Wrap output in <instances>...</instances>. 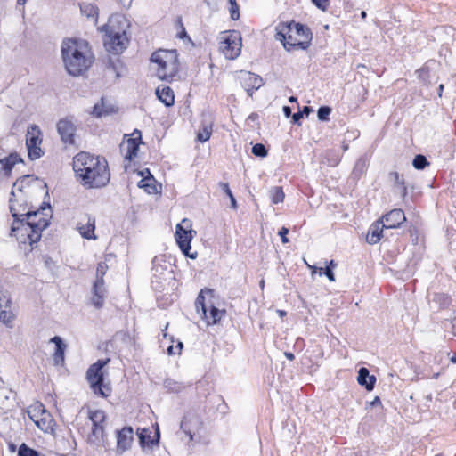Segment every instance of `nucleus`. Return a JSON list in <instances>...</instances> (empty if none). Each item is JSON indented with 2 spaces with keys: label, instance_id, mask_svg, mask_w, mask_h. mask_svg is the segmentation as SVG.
Returning <instances> with one entry per match:
<instances>
[{
  "label": "nucleus",
  "instance_id": "f257e3e1",
  "mask_svg": "<svg viewBox=\"0 0 456 456\" xmlns=\"http://www.w3.org/2000/svg\"><path fill=\"white\" fill-rule=\"evenodd\" d=\"M61 52L65 69L72 77L82 76L94 63V57L86 40L66 38Z\"/></svg>",
  "mask_w": 456,
  "mask_h": 456
},
{
  "label": "nucleus",
  "instance_id": "f03ea898",
  "mask_svg": "<svg viewBox=\"0 0 456 456\" xmlns=\"http://www.w3.org/2000/svg\"><path fill=\"white\" fill-rule=\"evenodd\" d=\"M46 183L32 174H27L18 179L12 185L9 200V210L14 219L23 218L33 208L28 202V195L34 189L44 191Z\"/></svg>",
  "mask_w": 456,
  "mask_h": 456
},
{
  "label": "nucleus",
  "instance_id": "7ed1b4c3",
  "mask_svg": "<svg viewBox=\"0 0 456 456\" xmlns=\"http://www.w3.org/2000/svg\"><path fill=\"white\" fill-rule=\"evenodd\" d=\"M129 27L125 17L117 16L101 28V31L104 32L103 45L106 51L118 55L128 47L130 38L126 29Z\"/></svg>",
  "mask_w": 456,
  "mask_h": 456
},
{
  "label": "nucleus",
  "instance_id": "20e7f679",
  "mask_svg": "<svg viewBox=\"0 0 456 456\" xmlns=\"http://www.w3.org/2000/svg\"><path fill=\"white\" fill-rule=\"evenodd\" d=\"M51 206L49 203H43L39 208L33 210L32 208L24 215L25 228L32 229L33 242H38L42 237V232L45 230L50 224Z\"/></svg>",
  "mask_w": 456,
  "mask_h": 456
},
{
  "label": "nucleus",
  "instance_id": "39448f33",
  "mask_svg": "<svg viewBox=\"0 0 456 456\" xmlns=\"http://www.w3.org/2000/svg\"><path fill=\"white\" fill-rule=\"evenodd\" d=\"M110 360H98L92 364L86 371V379L90 384L93 392L101 397L106 398L111 393V387L109 383L104 382L102 369Z\"/></svg>",
  "mask_w": 456,
  "mask_h": 456
},
{
  "label": "nucleus",
  "instance_id": "423d86ee",
  "mask_svg": "<svg viewBox=\"0 0 456 456\" xmlns=\"http://www.w3.org/2000/svg\"><path fill=\"white\" fill-rule=\"evenodd\" d=\"M73 171H109L106 159L87 151H80L73 158Z\"/></svg>",
  "mask_w": 456,
  "mask_h": 456
},
{
  "label": "nucleus",
  "instance_id": "0eeeda50",
  "mask_svg": "<svg viewBox=\"0 0 456 456\" xmlns=\"http://www.w3.org/2000/svg\"><path fill=\"white\" fill-rule=\"evenodd\" d=\"M134 134H137V136L129 138L126 144H120V151L124 154V171H150V167H136L135 163H134V167H131L132 161L137 157L139 146L142 142L141 131L135 129L133 135Z\"/></svg>",
  "mask_w": 456,
  "mask_h": 456
},
{
  "label": "nucleus",
  "instance_id": "6e6552de",
  "mask_svg": "<svg viewBox=\"0 0 456 456\" xmlns=\"http://www.w3.org/2000/svg\"><path fill=\"white\" fill-rule=\"evenodd\" d=\"M220 41V50L226 59L235 60L241 53V35L238 30L223 32Z\"/></svg>",
  "mask_w": 456,
  "mask_h": 456
},
{
  "label": "nucleus",
  "instance_id": "1a4fd4ad",
  "mask_svg": "<svg viewBox=\"0 0 456 456\" xmlns=\"http://www.w3.org/2000/svg\"><path fill=\"white\" fill-rule=\"evenodd\" d=\"M192 232L196 233L195 231L191 230V223L189 219L184 218L180 224L176 225L175 230V240L181 249V251L191 259H195L197 253L190 254L191 241L192 240Z\"/></svg>",
  "mask_w": 456,
  "mask_h": 456
},
{
  "label": "nucleus",
  "instance_id": "9d476101",
  "mask_svg": "<svg viewBox=\"0 0 456 456\" xmlns=\"http://www.w3.org/2000/svg\"><path fill=\"white\" fill-rule=\"evenodd\" d=\"M28 416L42 431L47 432L52 429V418L50 413L40 403L30 405L27 410Z\"/></svg>",
  "mask_w": 456,
  "mask_h": 456
},
{
  "label": "nucleus",
  "instance_id": "9b49d317",
  "mask_svg": "<svg viewBox=\"0 0 456 456\" xmlns=\"http://www.w3.org/2000/svg\"><path fill=\"white\" fill-rule=\"evenodd\" d=\"M289 22L293 29V33L302 38L301 40L294 41L292 46H296L297 49L304 51L307 50L313 40V32L310 28L305 24L297 22L295 20H290Z\"/></svg>",
  "mask_w": 456,
  "mask_h": 456
},
{
  "label": "nucleus",
  "instance_id": "f8f14e48",
  "mask_svg": "<svg viewBox=\"0 0 456 456\" xmlns=\"http://www.w3.org/2000/svg\"><path fill=\"white\" fill-rule=\"evenodd\" d=\"M275 39L280 41L287 52L298 50L297 47L292 46L294 41H297L293 33L289 21L280 22L275 28Z\"/></svg>",
  "mask_w": 456,
  "mask_h": 456
},
{
  "label": "nucleus",
  "instance_id": "ddd939ff",
  "mask_svg": "<svg viewBox=\"0 0 456 456\" xmlns=\"http://www.w3.org/2000/svg\"><path fill=\"white\" fill-rule=\"evenodd\" d=\"M110 173H78L77 181L87 188H101L110 179Z\"/></svg>",
  "mask_w": 456,
  "mask_h": 456
},
{
  "label": "nucleus",
  "instance_id": "4468645a",
  "mask_svg": "<svg viewBox=\"0 0 456 456\" xmlns=\"http://www.w3.org/2000/svg\"><path fill=\"white\" fill-rule=\"evenodd\" d=\"M25 224L24 217L14 219L11 226L10 236L15 237L20 243L25 244L28 242V244L33 247V245L37 242L32 241V237L30 236L32 234V229H22L25 228Z\"/></svg>",
  "mask_w": 456,
  "mask_h": 456
},
{
  "label": "nucleus",
  "instance_id": "2eb2a0df",
  "mask_svg": "<svg viewBox=\"0 0 456 456\" xmlns=\"http://www.w3.org/2000/svg\"><path fill=\"white\" fill-rule=\"evenodd\" d=\"M61 141L66 144L75 143L76 126L69 118L60 119L56 125Z\"/></svg>",
  "mask_w": 456,
  "mask_h": 456
},
{
  "label": "nucleus",
  "instance_id": "dca6fc26",
  "mask_svg": "<svg viewBox=\"0 0 456 456\" xmlns=\"http://www.w3.org/2000/svg\"><path fill=\"white\" fill-rule=\"evenodd\" d=\"M201 425L200 418L196 413L188 412L181 422V429L189 436L190 440H192L193 435L200 429Z\"/></svg>",
  "mask_w": 456,
  "mask_h": 456
},
{
  "label": "nucleus",
  "instance_id": "f3484780",
  "mask_svg": "<svg viewBox=\"0 0 456 456\" xmlns=\"http://www.w3.org/2000/svg\"><path fill=\"white\" fill-rule=\"evenodd\" d=\"M379 220L385 229H394L403 224L406 221V217L402 209L395 208L385 214Z\"/></svg>",
  "mask_w": 456,
  "mask_h": 456
},
{
  "label": "nucleus",
  "instance_id": "a211bd4d",
  "mask_svg": "<svg viewBox=\"0 0 456 456\" xmlns=\"http://www.w3.org/2000/svg\"><path fill=\"white\" fill-rule=\"evenodd\" d=\"M142 178L138 182V187L143 189L148 194H156L161 191V183H159L152 173H137Z\"/></svg>",
  "mask_w": 456,
  "mask_h": 456
},
{
  "label": "nucleus",
  "instance_id": "6ab92c4d",
  "mask_svg": "<svg viewBox=\"0 0 456 456\" xmlns=\"http://www.w3.org/2000/svg\"><path fill=\"white\" fill-rule=\"evenodd\" d=\"M134 440V431L131 427H125L117 435V451L123 453L127 451Z\"/></svg>",
  "mask_w": 456,
  "mask_h": 456
},
{
  "label": "nucleus",
  "instance_id": "aec40b11",
  "mask_svg": "<svg viewBox=\"0 0 456 456\" xmlns=\"http://www.w3.org/2000/svg\"><path fill=\"white\" fill-rule=\"evenodd\" d=\"M240 83L246 91H256L264 85V80L255 73L242 72Z\"/></svg>",
  "mask_w": 456,
  "mask_h": 456
},
{
  "label": "nucleus",
  "instance_id": "412c9836",
  "mask_svg": "<svg viewBox=\"0 0 456 456\" xmlns=\"http://www.w3.org/2000/svg\"><path fill=\"white\" fill-rule=\"evenodd\" d=\"M107 290L105 288L104 281H96L93 285V297L91 298L92 304L97 309H100L104 305Z\"/></svg>",
  "mask_w": 456,
  "mask_h": 456
},
{
  "label": "nucleus",
  "instance_id": "4be33fe9",
  "mask_svg": "<svg viewBox=\"0 0 456 456\" xmlns=\"http://www.w3.org/2000/svg\"><path fill=\"white\" fill-rule=\"evenodd\" d=\"M179 61H178V54H175L174 57V60L170 62L169 70L167 68H158L157 75L158 77L166 82H172L174 80V77H176L179 71Z\"/></svg>",
  "mask_w": 456,
  "mask_h": 456
},
{
  "label": "nucleus",
  "instance_id": "5701e85b",
  "mask_svg": "<svg viewBox=\"0 0 456 456\" xmlns=\"http://www.w3.org/2000/svg\"><path fill=\"white\" fill-rule=\"evenodd\" d=\"M177 54L176 50L169 51H156L151 56V61L158 64L159 68L164 69L168 67V61L171 62L175 55Z\"/></svg>",
  "mask_w": 456,
  "mask_h": 456
},
{
  "label": "nucleus",
  "instance_id": "b1692460",
  "mask_svg": "<svg viewBox=\"0 0 456 456\" xmlns=\"http://www.w3.org/2000/svg\"><path fill=\"white\" fill-rule=\"evenodd\" d=\"M157 98L166 106L171 107L175 103V94L170 86H160L156 89Z\"/></svg>",
  "mask_w": 456,
  "mask_h": 456
},
{
  "label": "nucleus",
  "instance_id": "393cba45",
  "mask_svg": "<svg viewBox=\"0 0 456 456\" xmlns=\"http://www.w3.org/2000/svg\"><path fill=\"white\" fill-rule=\"evenodd\" d=\"M42 143V132L38 126L30 125L28 127L26 134V146L34 147L40 146Z\"/></svg>",
  "mask_w": 456,
  "mask_h": 456
},
{
  "label": "nucleus",
  "instance_id": "a878e982",
  "mask_svg": "<svg viewBox=\"0 0 456 456\" xmlns=\"http://www.w3.org/2000/svg\"><path fill=\"white\" fill-rule=\"evenodd\" d=\"M23 162V159L18 152H10L4 159H0V171H12L16 164Z\"/></svg>",
  "mask_w": 456,
  "mask_h": 456
},
{
  "label": "nucleus",
  "instance_id": "bb28decb",
  "mask_svg": "<svg viewBox=\"0 0 456 456\" xmlns=\"http://www.w3.org/2000/svg\"><path fill=\"white\" fill-rule=\"evenodd\" d=\"M51 343H53L56 346L55 352L53 355V359L55 365H60L64 362V354L67 348L66 344L62 341L61 338L55 336L50 339Z\"/></svg>",
  "mask_w": 456,
  "mask_h": 456
},
{
  "label": "nucleus",
  "instance_id": "cd10ccee",
  "mask_svg": "<svg viewBox=\"0 0 456 456\" xmlns=\"http://www.w3.org/2000/svg\"><path fill=\"white\" fill-rule=\"evenodd\" d=\"M357 381L361 386H364L368 391H371L374 388L376 378L373 375H370L367 368L362 367L358 371Z\"/></svg>",
  "mask_w": 456,
  "mask_h": 456
},
{
  "label": "nucleus",
  "instance_id": "c85d7f7f",
  "mask_svg": "<svg viewBox=\"0 0 456 456\" xmlns=\"http://www.w3.org/2000/svg\"><path fill=\"white\" fill-rule=\"evenodd\" d=\"M383 229H385V226L379 219L372 224L366 236L367 242L370 244L378 243L381 239Z\"/></svg>",
  "mask_w": 456,
  "mask_h": 456
},
{
  "label": "nucleus",
  "instance_id": "c756f323",
  "mask_svg": "<svg viewBox=\"0 0 456 456\" xmlns=\"http://www.w3.org/2000/svg\"><path fill=\"white\" fill-rule=\"evenodd\" d=\"M213 132V122L203 119L197 132L196 140L200 142H205L209 140Z\"/></svg>",
  "mask_w": 456,
  "mask_h": 456
},
{
  "label": "nucleus",
  "instance_id": "7c9ffc66",
  "mask_svg": "<svg viewBox=\"0 0 456 456\" xmlns=\"http://www.w3.org/2000/svg\"><path fill=\"white\" fill-rule=\"evenodd\" d=\"M94 229H95V219L88 216L86 224H77V230L81 236L85 239L91 240L95 239L94 236Z\"/></svg>",
  "mask_w": 456,
  "mask_h": 456
},
{
  "label": "nucleus",
  "instance_id": "2f4dec72",
  "mask_svg": "<svg viewBox=\"0 0 456 456\" xmlns=\"http://www.w3.org/2000/svg\"><path fill=\"white\" fill-rule=\"evenodd\" d=\"M205 294H208L212 297L213 290L208 289H201L196 298L195 307L198 314H201L204 319H208L207 303L205 302Z\"/></svg>",
  "mask_w": 456,
  "mask_h": 456
},
{
  "label": "nucleus",
  "instance_id": "473e14b6",
  "mask_svg": "<svg viewBox=\"0 0 456 456\" xmlns=\"http://www.w3.org/2000/svg\"><path fill=\"white\" fill-rule=\"evenodd\" d=\"M151 432L147 428L138 429V438L142 447L152 446L159 443V433H156V438H151Z\"/></svg>",
  "mask_w": 456,
  "mask_h": 456
},
{
  "label": "nucleus",
  "instance_id": "72a5a7b5",
  "mask_svg": "<svg viewBox=\"0 0 456 456\" xmlns=\"http://www.w3.org/2000/svg\"><path fill=\"white\" fill-rule=\"evenodd\" d=\"M82 14L86 15L89 19L98 20L99 8L96 4L82 3L79 4Z\"/></svg>",
  "mask_w": 456,
  "mask_h": 456
},
{
  "label": "nucleus",
  "instance_id": "f704fd0d",
  "mask_svg": "<svg viewBox=\"0 0 456 456\" xmlns=\"http://www.w3.org/2000/svg\"><path fill=\"white\" fill-rule=\"evenodd\" d=\"M104 426L103 424H92V432L88 436V440L92 444H99L103 438Z\"/></svg>",
  "mask_w": 456,
  "mask_h": 456
},
{
  "label": "nucleus",
  "instance_id": "c9c22d12",
  "mask_svg": "<svg viewBox=\"0 0 456 456\" xmlns=\"http://www.w3.org/2000/svg\"><path fill=\"white\" fill-rule=\"evenodd\" d=\"M392 180L395 182V186L402 197H405L407 193V186L405 185V179L403 173H391Z\"/></svg>",
  "mask_w": 456,
  "mask_h": 456
},
{
  "label": "nucleus",
  "instance_id": "e433bc0d",
  "mask_svg": "<svg viewBox=\"0 0 456 456\" xmlns=\"http://www.w3.org/2000/svg\"><path fill=\"white\" fill-rule=\"evenodd\" d=\"M209 307H210L209 314H208V319H205V320L208 325L216 324L220 321V319L222 318V315L225 313V311L219 310L217 307H216L213 305V303H210Z\"/></svg>",
  "mask_w": 456,
  "mask_h": 456
},
{
  "label": "nucleus",
  "instance_id": "4c0bfd02",
  "mask_svg": "<svg viewBox=\"0 0 456 456\" xmlns=\"http://www.w3.org/2000/svg\"><path fill=\"white\" fill-rule=\"evenodd\" d=\"M430 162L428 160L427 157L423 154H417L412 159V166L417 170H423L426 167H429Z\"/></svg>",
  "mask_w": 456,
  "mask_h": 456
},
{
  "label": "nucleus",
  "instance_id": "58836bf2",
  "mask_svg": "<svg viewBox=\"0 0 456 456\" xmlns=\"http://www.w3.org/2000/svg\"><path fill=\"white\" fill-rule=\"evenodd\" d=\"M111 113V110L105 108L103 98L101 99V102L95 103L93 108L92 114L96 118H102V116H106Z\"/></svg>",
  "mask_w": 456,
  "mask_h": 456
},
{
  "label": "nucleus",
  "instance_id": "ea45409f",
  "mask_svg": "<svg viewBox=\"0 0 456 456\" xmlns=\"http://www.w3.org/2000/svg\"><path fill=\"white\" fill-rule=\"evenodd\" d=\"M89 419L92 424H103L106 419V414L102 410L89 411Z\"/></svg>",
  "mask_w": 456,
  "mask_h": 456
},
{
  "label": "nucleus",
  "instance_id": "a19ab883",
  "mask_svg": "<svg viewBox=\"0 0 456 456\" xmlns=\"http://www.w3.org/2000/svg\"><path fill=\"white\" fill-rule=\"evenodd\" d=\"M271 200L273 204L283 202L284 192L281 187L276 186L270 191Z\"/></svg>",
  "mask_w": 456,
  "mask_h": 456
},
{
  "label": "nucleus",
  "instance_id": "79ce46f5",
  "mask_svg": "<svg viewBox=\"0 0 456 456\" xmlns=\"http://www.w3.org/2000/svg\"><path fill=\"white\" fill-rule=\"evenodd\" d=\"M218 186L227 195V197H229L231 201V208L236 210L238 208L237 201L229 187V184L227 183L220 182Z\"/></svg>",
  "mask_w": 456,
  "mask_h": 456
},
{
  "label": "nucleus",
  "instance_id": "37998d69",
  "mask_svg": "<svg viewBox=\"0 0 456 456\" xmlns=\"http://www.w3.org/2000/svg\"><path fill=\"white\" fill-rule=\"evenodd\" d=\"M121 65V61L118 57H116L115 59L108 56L106 61V69L109 70H112L116 73V76L118 77L120 75L118 73V66Z\"/></svg>",
  "mask_w": 456,
  "mask_h": 456
},
{
  "label": "nucleus",
  "instance_id": "c03bdc74",
  "mask_svg": "<svg viewBox=\"0 0 456 456\" xmlns=\"http://www.w3.org/2000/svg\"><path fill=\"white\" fill-rule=\"evenodd\" d=\"M8 308L0 309V322L4 324L12 327V322L14 319V314L12 311L7 310Z\"/></svg>",
  "mask_w": 456,
  "mask_h": 456
},
{
  "label": "nucleus",
  "instance_id": "a18cd8bd",
  "mask_svg": "<svg viewBox=\"0 0 456 456\" xmlns=\"http://www.w3.org/2000/svg\"><path fill=\"white\" fill-rule=\"evenodd\" d=\"M332 109L328 105H322L317 110V118L320 121L325 122L330 119Z\"/></svg>",
  "mask_w": 456,
  "mask_h": 456
},
{
  "label": "nucleus",
  "instance_id": "49530a36",
  "mask_svg": "<svg viewBox=\"0 0 456 456\" xmlns=\"http://www.w3.org/2000/svg\"><path fill=\"white\" fill-rule=\"evenodd\" d=\"M251 151L253 155L259 158H264L268 154V150L265 145L260 142L254 144L252 146Z\"/></svg>",
  "mask_w": 456,
  "mask_h": 456
},
{
  "label": "nucleus",
  "instance_id": "de8ad7c7",
  "mask_svg": "<svg viewBox=\"0 0 456 456\" xmlns=\"http://www.w3.org/2000/svg\"><path fill=\"white\" fill-rule=\"evenodd\" d=\"M18 456H39L38 452L28 447L26 444H22L18 451Z\"/></svg>",
  "mask_w": 456,
  "mask_h": 456
},
{
  "label": "nucleus",
  "instance_id": "09e8293b",
  "mask_svg": "<svg viewBox=\"0 0 456 456\" xmlns=\"http://www.w3.org/2000/svg\"><path fill=\"white\" fill-rule=\"evenodd\" d=\"M27 149L28 156L31 160L37 159L44 155V151H42L40 146L28 147Z\"/></svg>",
  "mask_w": 456,
  "mask_h": 456
},
{
  "label": "nucleus",
  "instance_id": "8fccbe9b",
  "mask_svg": "<svg viewBox=\"0 0 456 456\" xmlns=\"http://www.w3.org/2000/svg\"><path fill=\"white\" fill-rule=\"evenodd\" d=\"M418 77L419 80H421L424 84L428 85L431 84L430 81V71L428 68H421L417 70Z\"/></svg>",
  "mask_w": 456,
  "mask_h": 456
},
{
  "label": "nucleus",
  "instance_id": "3c124183",
  "mask_svg": "<svg viewBox=\"0 0 456 456\" xmlns=\"http://www.w3.org/2000/svg\"><path fill=\"white\" fill-rule=\"evenodd\" d=\"M109 266L105 262H100L96 269V281H104L103 277L108 271Z\"/></svg>",
  "mask_w": 456,
  "mask_h": 456
},
{
  "label": "nucleus",
  "instance_id": "603ef678",
  "mask_svg": "<svg viewBox=\"0 0 456 456\" xmlns=\"http://www.w3.org/2000/svg\"><path fill=\"white\" fill-rule=\"evenodd\" d=\"M229 5H230L229 12H230L231 19L234 21L238 20L240 17V6H239L238 3H233Z\"/></svg>",
  "mask_w": 456,
  "mask_h": 456
},
{
  "label": "nucleus",
  "instance_id": "864d4df0",
  "mask_svg": "<svg viewBox=\"0 0 456 456\" xmlns=\"http://www.w3.org/2000/svg\"><path fill=\"white\" fill-rule=\"evenodd\" d=\"M368 167V159L366 157H361L355 163L353 171H363Z\"/></svg>",
  "mask_w": 456,
  "mask_h": 456
},
{
  "label": "nucleus",
  "instance_id": "5fc2aeb1",
  "mask_svg": "<svg viewBox=\"0 0 456 456\" xmlns=\"http://www.w3.org/2000/svg\"><path fill=\"white\" fill-rule=\"evenodd\" d=\"M11 307V299L7 297V296L0 290V309L1 308H10Z\"/></svg>",
  "mask_w": 456,
  "mask_h": 456
},
{
  "label": "nucleus",
  "instance_id": "6e6d98bb",
  "mask_svg": "<svg viewBox=\"0 0 456 456\" xmlns=\"http://www.w3.org/2000/svg\"><path fill=\"white\" fill-rule=\"evenodd\" d=\"M312 3L320 10L326 11L330 5V0H311Z\"/></svg>",
  "mask_w": 456,
  "mask_h": 456
},
{
  "label": "nucleus",
  "instance_id": "4d7b16f0",
  "mask_svg": "<svg viewBox=\"0 0 456 456\" xmlns=\"http://www.w3.org/2000/svg\"><path fill=\"white\" fill-rule=\"evenodd\" d=\"M288 233H289V229L284 226L281 227L278 232L279 236L281 237V242L283 244H286L289 242V239L287 237Z\"/></svg>",
  "mask_w": 456,
  "mask_h": 456
},
{
  "label": "nucleus",
  "instance_id": "13d9d810",
  "mask_svg": "<svg viewBox=\"0 0 456 456\" xmlns=\"http://www.w3.org/2000/svg\"><path fill=\"white\" fill-rule=\"evenodd\" d=\"M303 118L302 113L299 111L293 113L291 116V122L294 125L300 126L301 125V119Z\"/></svg>",
  "mask_w": 456,
  "mask_h": 456
},
{
  "label": "nucleus",
  "instance_id": "bf43d9fd",
  "mask_svg": "<svg viewBox=\"0 0 456 456\" xmlns=\"http://www.w3.org/2000/svg\"><path fill=\"white\" fill-rule=\"evenodd\" d=\"M179 29L180 30L177 32V35H176V37L179 39H182V40L188 39L189 41H191L190 37L188 36L187 31L184 27L180 28Z\"/></svg>",
  "mask_w": 456,
  "mask_h": 456
},
{
  "label": "nucleus",
  "instance_id": "052dcab7",
  "mask_svg": "<svg viewBox=\"0 0 456 456\" xmlns=\"http://www.w3.org/2000/svg\"><path fill=\"white\" fill-rule=\"evenodd\" d=\"M323 273L330 281H335V275L333 270L330 266H326Z\"/></svg>",
  "mask_w": 456,
  "mask_h": 456
},
{
  "label": "nucleus",
  "instance_id": "680f3d73",
  "mask_svg": "<svg viewBox=\"0 0 456 456\" xmlns=\"http://www.w3.org/2000/svg\"><path fill=\"white\" fill-rule=\"evenodd\" d=\"M165 387L171 389L172 391H175V392L179 391V387H176V383L173 382L170 379H167L165 381Z\"/></svg>",
  "mask_w": 456,
  "mask_h": 456
},
{
  "label": "nucleus",
  "instance_id": "e2e57ef3",
  "mask_svg": "<svg viewBox=\"0 0 456 456\" xmlns=\"http://www.w3.org/2000/svg\"><path fill=\"white\" fill-rule=\"evenodd\" d=\"M300 113H302V117H308L309 114L313 111L312 107L310 106H304L301 110H298Z\"/></svg>",
  "mask_w": 456,
  "mask_h": 456
},
{
  "label": "nucleus",
  "instance_id": "0e129e2a",
  "mask_svg": "<svg viewBox=\"0 0 456 456\" xmlns=\"http://www.w3.org/2000/svg\"><path fill=\"white\" fill-rule=\"evenodd\" d=\"M282 111H283L285 118H291V116L293 114L292 109L288 105L283 106Z\"/></svg>",
  "mask_w": 456,
  "mask_h": 456
},
{
  "label": "nucleus",
  "instance_id": "69168bd1",
  "mask_svg": "<svg viewBox=\"0 0 456 456\" xmlns=\"http://www.w3.org/2000/svg\"><path fill=\"white\" fill-rule=\"evenodd\" d=\"M259 118V115L256 112H252L247 118L248 122H255Z\"/></svg>",
  "mask_w": 456,
  "mask_h": 456
},
{
  "label": "nucleus",
  "instance_id": "338daca9",
  "mask_svg": "<svg viewBox=\"0 0 456 456\" xmlns=\"http://www.w3.org/2000/svg\"><path fill=\"white\" fill-rule=\"evenodd\" d=\"M167 352L169 355H175L178 354L174 346H169L167 349Z\"/></svg>",
  "mask_w": 456,
  "mask_h": 456
},
{
  "label": "nucleus",
  "instance_id": "774afa93",
  "mask_svg": "<svg viewBox=\"0 0 456 456\" xmlns=\"http://www.w3.org/2000/svg\"><path fill=\"white\" fill-rule=\"evenodd\" d=\"M371 406H378V405H381V400L379 396H376L373 401L370 402V403Z\"/></svg>",
  "mask_w": 456,
  "mask_h": 456
}]
</instances>
